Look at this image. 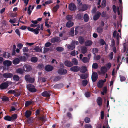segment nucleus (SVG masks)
<instances>
[{
    "label": "nucleus",
    "instance_id": "obj_19",
    "mask_svg": "<svg viewBox=\"0 0 128 128\" xmlns=\"http://www.w3.org/2000/svg\"><path fill=\"white\" fill-rule=\"evenodd\" d=\"M78 40L80 43L81 44H83L85 40L84 38L82 36H79L78 38Z\"/></svg>",
    "mask_w": 128,
    "mask_h": 128
},
{
    "label": "nucleus",
    "instance_id": "obj_52",
    "mask_svg": "<svg viewBox=\"0 0 128 128\" xmlns=\"http://www.w3.org/2000/svg\"><path fill=\"white\" fill-rule=\"evenodd\" d=\"M100 55H98L96 56V55L95 57L94 56V59L96 60H98L100 59Z\"/></svg>",
    "mask_w": 128,
    "mask_h": 128
},
{
    "label": "nucleus",
    "instance_id": "obj_9",
    "mask_svg": "<svg viewBox=\"0 0 128 128\" xmlns=\"http://www.w3.org/2000/svg\"><path fill=\"white\" fill-rule=\"evenodd\" d=\"M23 69L24 71L26 72H29L32 69L30 65L28 64L25 65L23 67Z\"/></svg>",
    "mask_w": 128,
    "mask_h": 128
},
{
    "label": "nucleus",
    "instance_id": "obj_35",
    "mask_svg": "<svg viewBox=\"0 0 128 128\" xmlns=\"http://www.w3.org/2000/svg\"><path fill=\"white\" fill-rule=\"evenodd\" d=\"M88 83V81L87 80L85 79L83 80L82 82V85L84 86H86Z\"/></svg>",
    "mask_w": 128,
    "mask_h": 128
},
{
    "label": "nucleus",
    "instance_id": "obj_17",
    "mask_svg": "<svg viewBox=\"0 0 128 128\" xmlns=\"http://www.w3.org/2000/svg\"><path fill=\"white\" fill-rule=\"evenodd\" d=\"M80 77L81 78L85 80L88 77V74L86 73L82 74L80 75Z\"/></svg>",
    "mask_w": 128,
    "mask_h": 128
},
{
    "label": "nucleus",
    "instance_id": "obj_59",
    "mask_svg": "<svg viewBox=\"0 0 128 128\" xmlns=\"http://www.w3.org/2000/svg\"><path fill=\"white\" fill-rule=\"evenodd\" d=\"M39 30H38L36 29H35L33 28V30L32 32H34V34H38Z\"/></svg>",
    "mask_w": 128,
    "mask_h": 128
},
{
    "label": "nucleus",
    "instance_id": "obj_34",
    "mask_svg": "<svg viewBox=\"0 0 128 128\" xmlns=\"http://www.w3.org/2000/svg\"><path fill=\"white\" fill-rule=\"evenodd\" d=\"M72 63L74 65H77L78 64V62L76 58H74L72 60Z\"/></svg>",
    "mask_w": 128,
    "mask_h": 128
},
{
    "label": "nucleus",
    "instance_id": "obj_36",
    "mask_svg": "<svg viewBox=\"0 0 128 128\" xmlns=\"http://www.w3.org/2000/svg\"><path fill=\"white\" fill-rule=\"evenodd\" d=\"M2 100L4 102H8L10 100L9 98L7 97L4 96L2 98Z\"/></svg>",
    "mask_w": 128,
    "mask_h": 128
},
{
    "label": "nucleus",
    "instance_id": "obj_37",
    "mask_svg": "<svg viewBox=\"0 0 128 128\" xmlns=\"http://www.w3.org/2000/svg\"><path fill=\"white\" fill-rule=\"evenodd\" d=\"M52 48H46L45 47L44 48V52L46 53L47 52H48L50 50L51 51L52 50Z\"/></svg>",
    "mask_w": 128,
    "mask_h": 128
},
{
    "label": "nucleus",
    "instance_id": "obj_39",
    "mask_svg": "<svg viewBox=\"0 0 128 128\" xmlns=\"http://www.w3.org/2000/svg\"><path fill=\"white\" fill-rule=\"evenodd\" d=\"M30 60L32 62L35 63L37 61L38 59L37 57H33L31 58Z\"/></svg>",
    "mask_w": 128,
    "mask_h": 128
},
{
    "label": "nucleus",
    "instance_id": "obj_38",
    "mask_svg": "<svg viewBox=\"0 0 128 128\" xmlns=\"http://www.w3.org/2000/svg\"><path fill=\"white\" fill-rule=\"evenodd\" d=\"M59 5L58 4H57L53 8L52 10L54 12H56L59 8Z\"/></svg>",
    "mask_w": 128,
    "mask_h": 128
},
{
    "label": "nucleus",
    "instance_id": "obj_3",
    "mask_svg": "<svg viewBox=\"0 0 128 128\" xmlns=\"http://www.w3.org/2000/svg\"><path fill=\"white\" fill-rule=\"evenodd\" d=\"M52 92L50 90L45 91L43 92L42 94V95L44 97L50 98L51 96L50 93Z\"/></svg>",
    "mask_w": 128,
    "mask_h": 128
},
{
    "label": "nucleus",
    "instance_id": "obj_48",
    "mask_svg": "<svg viewBox=\"0 0 128 128\" xmlns=\"http://www.w3.org/2000/svg\"><path fill=\"white\" fill-rule=\"evenodd\" d=\"M17 20L16 18H14L12 20V19H10L9 20V22L12 24H13L15 23L16 22Z\"/></svg>",
    "mask_w": 128,
    "mask_h": 128
},
{
    "label": "nucleus",
    "instance_id": "obj_32",
    "mask_svg": "<svg viewBox=\"0 0 128 128\" xmlns=\"http://www.w3.org/2000/svg\"><path fill=\"white\" fill-rule=\"evenodd\" d=\"M4 119L6 120L11 121V116L8 115L6 116L4 118Z\"/></svg>",
    "mask_w": 128,
    "mask_h": 128
},
{
    "label": "nucleus",
    "instance_id": "obj_7",
    "mask_svg": "<svg viewBox=\"0 0 128 128\" xmlns=\"http://www.w3.org/2000/svg\"><path fill=\"white\" fill-rule=\"evenodd\" d=\"M53 69V66L50 65H47L45 66V70L47 72H49L52 71Z\"/></svg>",
    "mask_w": 128,
    "mask_h": 128
},
{
    "label": "nucleus",
    "instance_id": "obj_26",
    "mask_svg": "<svg viewBox=\"0 0 128 128\" xmlns=\"http://www.w3.org/2000/svg\"><path fill=\"white\" fill-rule=\"evenodd\" d=\"M81 50L82 54H85L87 52L88 50L84 46L82 47L81 48Z\"/></svg>",
    "mask_w": 128,
    "mask_h": 128
},
{
    "label": "nucleus",
    "instance_id": "obj_45",
    "mask_svg": "<svg viewBox=\"0 0 128 128\" xmlns=\"http://www.w3.org/2000/svg\"><path fill=\"white\" fill-rule=\"evenodd\" d=\"M98 51V49L97 48H94L92 49V51L93 54H95V53H97Z\"/></svg>",
    "mask_w": 128,
    "mask_h": 128
},
{
    "label": "nucleus",
    "instance_id": "obj_62",
    "mask_svg": "<svg viewBox=\"0 0 128 128\" xmlns=\"http://www.w3.org/2000/svg\"><path fill=\"white\" fill-rule=\"evenodd\" d=\"M84 95L87 98H88L90 97V92H86L85 93Z\"/></svg>",
    "mask_w": 128,
    "mask_h": 128
},
{
    "label": "nucleus",
    "instance_id": "obj_14",
    "mask_svg": "<svg viewBox=\"0 0 128 128\" xmlns=\"http://www.w3.org/2000/svg\"><path fill=\"white\" fill-rule=\"evenodd\" d=\"M12 64V62L8 60H6L3 62V64L4 66H11Z\"/></svg>",
    "mask_w": 128,
    "mask_h": 128
},
{
    "label": "nucleus",
    "instance_id": "obj_27",
    "mask_svg": "<svg viewBox=\"0 0 128 128\" xmlns=\"http://www.w3.org/2000/svg\"><path fill=\"white\" fill-rule=\"evenodd\" d=\"M18 116L17 114H14L11 117V121H14L17 118Z\"/></svg>",
    "mask_w": 128,
    "mask_h": 128
},
{
    "label": "nucleus",
    "instance_id": "obj_43",
    "mask_svg": "<svg viewBox=\"0 0 128 128\" xmlns=\"http://www.w3.org/2000/svg\"><path fill=\"white\" fill-rule=\"evenodd\" d=\"M111 66V64L110 62H108L106 64V69L108 70L110 69Z\"/></svg>",
    "mask_w": 128,
    "mask_h": 128
},
{
    "label": "nucleus",
    "instance_id": "obj_53",
    "mask_svg": "<svg viewBox=\"0 0 128 128\" xmlns=\"http://www.w3.org/2000/svg\"><path fill=\"white\" fill-rule=\"evenodd\" d=\"M31 7L32 6L31 5H29L28 9V13L29 15L31 14L32 12V10H30Z\"/></svg>",
    "mask_w": 128,
    "mask_h": 128
},
{
    "label": "nucleus",
    "instance_id": "obj_1",
    "mask_svg": "<svg viewBox=\"0 0 128 128\" xmlns=\"http://www.w3.org/2000/svg\"><path fill=\"white\" fill-rule=\"evenodd\" d=\"M24 78L26 82H28L31 83H33L35 80L34 78L30 77V75L29 74L26 75Z\"/></svg>",
    "mask_w": 128,
    "mask_h": 128
},
{
    "label": "nucleus",
    "instance_id": "obj_61",
    "mask_svg": "<svg viewBox=\"0 0 128 128\" xmlns=\"http://www.w3.org/2000/svg\"><path fill=\"white\" fill-rule=\"evenodd\" d=\"M106 2L105 0H103L102 2V5L104 7H105L106 5Z\"/></svg>",
    "mask_w": 128,
    "mask_h": 128
},
{
    "label": "nucleus",
    "instance_id": "obj_31",
    "mask_svg": "<svg viewBox=\"0 0 128 128\" xmlns=\"http://www.w3.org/2000/svg\"><path fill=\"white\" fill-rule=\"evenodd\" d=\"M92 43V41L90 40H87L85 42V45L87 46H89L91 45Z\"/></svg>",
    "mask_w": 128,
    "mask_h": 128
},
{
    "label": "nucleus",
    "instance_id": "obj_22",
    "mask_svg": "<svg viewBox=\"0 0 128 128\" xmlns=\"http://www.w3.org/2000/svg\"><path fill=\"white\" fill-rule=\"evenodd\" d=\"M20 62V60L18 58H15L12 61V63L14 65L18 64Z\"/></svg>",
    "mask_w": 128,
    "mask_h": 128
},
{
    "label": "nucleus",
    "instance_id": "obj_55",
    "mask_svg": "<svg viewBox=\"0 0 128 128\" xmlns=\"http://www.w3.org/2000/svg\"><path fill=\"white\" fill-rule=\"evenodd\" d=\"M28 49L27 47H24L23 48L22 51L24 52H28Z\"/></svg>",
    "mask_w": 128,
    "mask_h": 128
},
{
    "label": "nucleus",
    "instance_id": "obj_30",
    "mask_svg": "<svg viewBox=\"0 0 128 128\" xmlns=\"http://www.w3.org/2000/svg\"><path fill=\"white\" fill-rule=\"evenodd\" d=\"M59 39V38L58 37L56 38H52L51 40V42L52 43H54L56 42H58Z\"/></svg>",
    "mask_w": 128,
    "mask_h": 128
},
{
    "label": "nucleus",
    "instance_id": "obj_16",
    "mask_svg": "<svg viewBox=\"0 0 128 128\" xmlns=\"http://www.w3.org/2000/svg\"><path fill=\"white\" fill-rule=\"evenodd\" d=\"M106 68L105 66H102L101 67L100 71L102 74H104L107 72L108 70Z\"/></svg>",
    "mask_w": 128,
    "mask_h": 128
},
{
    "label": "nucleus",
    "instance_id": "obj_63",
    "mask_svg": "<svg viewBox=\"0 0 128 128\" xmlns=\"http://www.w3.org/2000/svg\"><path fill=\"white\" fill-rule=\"evenodd\" d=\"M102 92H101V94L102 95H104L105 93H106L107 91V88H103Z\"/></svg>",
    "mask_w": 128,
    "mask_h": 128
},
{
    "label": "nucleus",
    "instance_id": "obj_56",
    "mask_svg": "<svg viewBox=\"0 0 128 128\" xmlns=\"http://www.w3.org/2000/svg\"><path fill=\"white\" fill-rule=\"evenodd\" d=\"M68 48L69 49L73 50L74 48L75 47L74 46L71 44L68 45Z\"/></svg>",
    "mask_w": 128,
    "mask_h": 128
},
{
    "label": "nucleus",
    "instance_id": "obj_58",
    "mask_svg": "<svg viewBox=\"0 0 128 128\" xmlns=\"http://www.w3.org/2000/svg\"><path fill=\"white\" fill-rule=\"evenodd\" d=\"M15 32L19 36H20V32L18 29L16 28V29Z\"/></svg>",
    "mask_w": 128,
    "mask_h": 128
},
{
    "label": "nucleus",
    "instance_id": "obj_15",
    "mask_svg": "<svg viewBox=\"0 0 128 128\" xmlns=\"http://www.w3.org/2000/svg\"><path fill=\"white\" fill-rule=\"evenodd\" d=\"M102 99L100 97H98L97 99L96 102L98 105L101 106L102 104Z\"/></svg>",
    "mask_w": 128,
    "mask_h": 128
},
{
    "label": "nucleus",
    "instance_id": "obj_60",
    "mask_svg": "<svg viewBox=\"0 0 128 128\" xmlns=\"http://www.w3.org/2000/svg\"><path fill=\"white\" fill-rule=\"evenodd\" d=\"M34 86L32 84H29L26 86V88H34Z\"/></svg>",
    "mask_w": 128,
    "mask_h": 128
},
{
    "label": "nucleus",
    "instance_id": "obj_47",
    "mask_svg": "<svg viewBox=\"0 0 128 128\" xmlns=\"http://www.w3.org/2000/svg\"><path fill=\"white\" fill-rule=\"evenodd\" d=\"M120 80L121 82H123L125 80L126 78L125 76H122L120 75Z\"/></svg>",
    "mask_w": 128,
    "mask_h": 128
},
{
    "label": "nucleus",
    "instance_id": "obj_28",
    "mask_svg": "<svg viewBox=\"0 0 128 128\" xmlns=\"http://www.w3.org/2000/svg\"><path fill=\"white\" fill-rule=\"evenodd\" d=\"M84 20L85 22H88L89 20V16L87 14H85L84 16Z\"/></svg>",
    "mask_w": 128,
    "mask_h": 128
},
{
    "label": "nucleus",
    "instance_id": "obj_10",
    "mask_svg": "<svg viewBox=\"0 0 128 128\" xmlns=\"http://www.w3.org/2000/svg\"><path fill=\"white\" fill-rule=\"evenodd\" d=\"M64 63L65 65L67 67H71L73 66L72 63L68 60H65Z\"/></svg>",
    "mask_w": 128,
    "mask_h": 128
},
{
    "label": "nucleus",
    "instance_id": "obj_8",
    "mask_svg": "<svg viewBox=\"0 0 128 128\" xmlns=\"http://www.w3.org/2000/svg\"><path fill=\"white\" fill-rule=\"evenodd\" d=\"M80 68L78 66H74L72 67L70 69V70L75 72H77L80 71Z\"/></svg>",
    "mask_w": 128,
    "mask_h": 128
},
{
    "label": "nucleus",
    "instance_id": "obj_64",
    "mask_svg": "<svg viewBox=\"0 0 128 128\" xmlns=\"http://www.w3.org/2000/svg\"><path fill=\"white\" fill-rule=\"evenodd\" d=\"M14 94L15 96L16 97H18L20 96V92H16L15 91V92Z\"/></svg>",
    "mask_w": 128,
    "mask_h": 128
},
{
    "label": "nucleus",
    "instance_id": "obj_18",
    "mask_svg": "<svg viewBox=\"0 0 128 128\" xmlns=\"http://www.w3.org/2000/svg\"><path fill=\"white\" fill-rule=\"evenodd\" d=\"M74 22L72 21L68 22L66 24V26L68 28H70L72 27L74 25Z\"/></svg>",
    "mask_w": 128,
    "mask_h": 128
},
{
    "label": "nucleus",
    "instance_id": "obj_57",
    "mask_svg": "<svg viewBox=\"0 0 128 128\" xmlns=\"http://www.w3.org/2000/svg\"><path fill=\"white\" fill-rule=\"evenodd\" d=\"M84 121L85 122L88 123L90 122V118L88 117H86L84 119Z\"/></svg>",
    "mask_w": 128,
    "mask_h": 128
},
{
    "label": "nucleus",
    "instance_id": "obj_12",
    "mask_svg": "<svg viewBox=\"0 0 128 128\" xmlns=\"http://www.w3.org/2000/svg\"><path fill=\"white\" fill-rule=\"evenodd\" d=\"M13 76L12 74L11 73H5L3 74V76L4 78H11Z\"/></svg>",
    "mask_w": 128,
    "mask_h": 128
},
{
    "label": "nucleus",
    "instance_id": "obj_49",
    "mask_svg": "<svg viewBox=\"0 0 128 128\" xmlns=\"http://www.w3.org/2000/svg\"><path fill=\"white\" fill-rule=\"evenodd\" d=\"M39 119L42 122H45L46 121L45 117L44 116L40 117L39 118Z\"/></svg>",
    "mask_w": 128,
    "mask_h": 128
},
{
    "label": "nucleus",
    "instance_id": "obj_51",
    "mask_svg": "<svg viewBox=\"0 0 128 128\" xmlns=\"http://www.w3.org/2000/svg\"><path fill=\"white\" fill-rule=\"evenodd\" d=\"M83 16V15L81 14H77L76 17L78 19H81Z\"/></svg>",
    "mask_w": 128,
    "mask_h": 128
},
{
    "label": "nucleus",
    "instance_id": "obj_21",
    "mask_svg": "<svg viewBox=\"0 0 128 128\" xmlns=\"http://www.w3.org/2000/svg\"><path fill=\"white\" fill-rule=\"evenodd\" d=\"M32 114V112L29 110H27L25 113V116L27 118L29 117Z\"/></svg>",
    "mask_w": 128,
    "mask_h": 128
},
{
    "label": "nucleus",
    "instance_id": "obj_11",
    "mask_svg": "<svg viewBox=\"0 0 128 128\" xmlns=\"http://www.w3.org/2000/svg\"><path fill=\"white\" fill-rule=\"evenodd\" d=\"M8 86V82L6 81L1 84L0 85V88H7Z\"/></svg>",
    "mask_w": 128,
    "mask_h": 128
},
{
    "label": "nucleus",
    "instance_id": "obj_25",
    "mask_svg": "<svg viewBox=\"0 0 128 128\" xmlns=\"http://www.w3.org/2000/svg\"><path fill=\"white\" fill-rule=\"evenodd\" d=\"M104 84L102 80H100L97 83V86L99 88H102Z\"/></svg>",
    "mask_w": 128,
    "mask_h": 128
},
{
    "label": "nucleus",
    "instance_id": "obj_54",
    "mask_svg": "<svg viewBox=\"0 0 128 128\" xmlns=\"http://www.w3.org/2000/svg\"><path fill=\"white\" fill-rule=\"evenodd\" d=\"M28 90L31 92H36V88H27Z\"/></svg>",
    "mask_w": 128,
    "mask_h": 128
},
{
    "label": "nucleus",
    "instance_id": "obj_6",
    "mask_svg": "<svg viewBox=\"0 0 128 128\" xmlns=\"http://www.w3.org/2000/svg\"><path fill=\"white\" fill-rule=\"evenodd\" d=\"M76 7L73 3L70 4L68 6L69 9L71 11H74L76 10Z\"/></svg>",
    "mask_w": 128,
    "mask_h": 128
},
{
    "label": "nucleus",
    "instance_id": "obj_20",
    "mask_svg": "<svg viewBox=\"0 0 128 128\" xmlns=\"http://www.w3.org/2000/svg\"><path fill=\"white\" fill-rule=\"evenodd\" d=\"M18 58L20 62H25L26 60V57L24 56H20L18 57Z\"/></svg>",
    "mask_w": 128,
    "mask_h": 128
},
{
    "label": "nucleus",
    "instance_id": "obj_2",
    "mask_svg": "<svg viewBox=\"0 0 128 128\" xmlns=\"http://www.w3.org/2000/svg\"><path fill=\"white\" fill-rule=\"evenodd\" d=\"M88 8V6L87 5L82 4L81 6H78V9L79 11L83 12L86 10Z\"/></svg>",
    "mask_w": 128,
    "mask_h": 128
},
{
    "label": "nucleus",
    "instance_id": "obj_23",
    "mask_svg": "<svg viewBox=\"0 0 128 128\" xmlns=\"http://www.w3.org/2000/svg\"><path fill=\"white\" fill-rule=\"evenodd\" d=\"M86 67L85 66H83L80 69V71L81 72L84 73L87 70Z\"/></svg>",
    "mask_w": 128,
    "mask_h": 128
},
{
    "label": "nucleus",
    "instance_id": "obj_24",
    "mask_svg": "<svg viewBox=\"0 0 128 128\" xmlns=\"http://www.w3.org/2000/svg\"><path fill=\"white\" fill-rule=\"evenodd\" d=\"M34 102L33 101L30 100V101H26V102L25 104V107H28L29 105L32 104H34Z\"/></svg>",
    "mask_w": 128,
    "mask_h": 128
},
{
    "label": "nucleus",
    "instance_id": "obj_50",
    "mask_svg": "<svg viewBox=\"0 0 128 128\" xmlns=\"http://www.w3.org/2000/svg\"><path fill=\"white\" fill-rule=\"evenodd\" d=\"M114 56V53L112 52H111L110 54L108 56L110 57V60H112V59Z\"/></svg>",
    "mask_w": 128,
    "mask_h": 128
},
{
    "label": "nucleus",
    "instance_id": "obj_5",
    "mask_svg": "<svg viewBox=\"0 0 128 128\" xmlns=\"http://www.w3.org/2000/svg\"><path fill=\"white\" fill-rule=\"evenodd\" d=\"M58 73L60 75H64L67 72V70L64 68H60L58 70Z\"/></svg>",
    "mask_w": 128,
    "mask_h": 128
},
{
    "label": "nucleus",
    "instance_id": "obj_41",
    "mask_svg": "<svg viewBox=\"0 0 128 128\" xmlns=\"http://www.w3.org/2000/svg\"><path fill=\"white\" fill-rule=\"evenodd\" d=\"M72 17L71 15H68L66 16V19L69 21H71L72 20Z\"/></svg>",
    "mask_w": 128,
    "mask_h": 128
},
{
    "label": "nucleus",
    "instance_id": "obj_44",
    "mask_svg": "<svg viewBox=\"0 0 128 128\" xmlns=\"http://www.w3.org/2000/svg\"><path fill=\"white\" fill-rule=\"evenodd\" d=\"M62 76H56L54 79V80L55 81H57L58 80H60Z\"/></svg>",
    "mask_w": 128,
    "mask_h": 128
},
{
    "label": "nucleus",
    "instance_id": "obj_13",
    "mask_svg": "<svg viewBox=\"0 0 128 128\" xmlns=\"http://www.w3.org/2000/svg\"><path fill=\"white\" fill-rule=\"evenodd\" d=\"M101 15V13L99 12H97L93 17V19L94 20H98Z\"/></svg>",
    "mask_w": 128,
    "mask_h": 128
},
{
    "label": "nucleus",
    "instance_id": "obj_4",
    "mask_svg": "<svg viewBox=\"0 0 128 128\" xmlns=\"http://www.w3.org/2000/svg\"><path fill=\"white\" fill-rule=\"evenodd\" d=\"M98 77V76L96 72H94L92 73L91 78L92 82H96L97 80Z\"/></svg>",
    "mask_w": 128,
    "mask_h": 128
},
{
    "label": "nucleus",
    "instance_id": "obj_46",
    "mask_svg": "<svg viewBox=\"0 0 128 128\" xmlns=\"http://www.w3.org/2000/svg\"><path fill=\"white\" fill-rule=\"evenodd\" d=\"M98 67V66L97 63H94L92 65V67L94 69H97Z\"/></svg>",
    "mask_w": 128,
    "mask_h": 128
},
{
    "label": "nucleus",
    "instance_id": "obj_40",
    "mask_svg": "<svg viewBox=\"0 0 128 128\" xmlns=\"http://www.w3.org/2000/svg\"><path fill=\"white\" fill-rule=\"evenodd\" d=\"M14 80L15 81H18L20 79V77L18 76L17 75H14L13 77Z\"/></svg>",
    "mask_w": 128,
    "mask_h": 128
},
{
    "label": "nucleus",
    "instance_id": "obj_42",
    "mask_svg": "<svg viewBox=\"0 0 128 128\" xmlns=\"http://www.w3.org/2000/svg\"><path fill=\"white\" fill-rule=\"evenodd\" d=\"M56 50L58 52H62L64 51V49L62 47H58L56 48Z\"/></svg>",
    "mask_w": 128,
    "mask_h": 128
},
{
    "label": "nucleus",
    "instance_id": "obj_29",
    "mask_svg": "<svg viewBox=\"0 0 128 128\" xmlns=\"http://www.w3.org/2000/svg\"><path fill=\"white\" fill-rule=\"evenodd\" d=\"M103 28L101 26H99L97 28L96 30L98 33L101 34L103 32Z\"/></svg>",
    "mask_w": 128,
    "mask_h": 128
},
{
    "label": "nucleus",
    "instance_id": "obj_33",
    "mask_svg": "<svg viewBox=\"0 0 128 128\" xmlns=\"http://www.w3.org/2000/svg\"><path fill=\"white\" fill-rule=\"evenodd\" d=\"M89 59L86 57H84L82 59V61L84 63H86L89 62Z\"/></svg>",
    "mask_w": 128,
    "mask_h": 128
}]
</instances>
